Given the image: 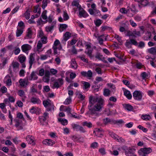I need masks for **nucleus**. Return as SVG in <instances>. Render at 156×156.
Listing matches in <instances>:
<instances>
[{"label": "nucleus", "instance_id": "nucleus-1", "mask_svg": "<svg viewBox=\"0 0 156 156\" xmlns=\"http://www.w3.org/2000/svg\"><path fill=\"white\" fill-rule=\"evenodd\" d=\"M90 105L88 106L89 111L87 114L92 115L98 116L99 111L103 106L104 100L101 97L90 96L89 98Z\"/></svg>", "mask_w": 156, "mask_h": 156}, {"label": "nucleus", "instance_id": "nucleus-2", "mask_svg": "<svg viewBox=\"0 0 156 156\" xmlns=\"http://www.w3.org/2000/svg\"><path fill=\"white\" fill-rule=\"evenodd\" d=\"M152 151L151 148L145 147L141 148L138 152L140 156H146V154H149Z\"/></svg>", "mask_w": 156, "mask_h": 156}, {"label": "nucleus", "instance_id": "nucleus-3", "mask_svg": "<svg viewBox=\"0 0 156 156\" xmlns=\"http://www.w3.org/2000/svg\"><path fill=\"white\" fill-rule=\"evenodd\" d=\"M51 101H49L47 100H45L43 101V104L44 106L47 108V111H51L52 109L54 110V105L51 103Z\"/></svg>", "mask_w": 156, "mask_h": 156}, {"label": "nucleus", "instance_id": "nucleus-4", "mask_svg": "<svg viewBox=\"0 0 156 156\" xmlns=\"http://www.w3.org/2000/svg\"><path fill=\"white\" fill-rule=\"evenodd\" d=\"M133 97L134 99L140 101L142 98L141 93L140 91L136 90L133 93Z\"/></svg>", "mask_w": 156, "mask_h": 156}, {"label": "nucleus", "instance_id": "nucleus-5", "mask_svg": "<svg viewBox=\"0 0 156 156\" xmlns=\"http://www.w3.org/2000/svg\"><path fill=\"white\" fill-rule=\"evenodd\" d=\"M72 126L74 129H76L77 131H80V132L83 133H84L86 132L85 129L83 127L78 125L73 124H72Z\"/></svg>", "mask_w": 156, "mask_h": 156}, {"label": "nucleus", "instance_id": "nucleus-6", "mask_svg": "<svg viewBox=\"0 0 156 156\" xmlns=\"http://www.w3.org/2000/svg\"><path fill=\"white\" fill-rule=\"evenodd\" d=\"M79 14L80 17H86L88 16V14L85 10L81 7L80 5L79 6Z\"/></svg>", "mask_w": 156, "mask_h": 156}, {"label": "nucleus", "instance_id": "nucleus-7", "mask_svg": "<svg viewBox=\"0 0 156 156\" xmlns=\"http://www.w3.org/2000/svg\"><path fill=\"white\" fill-rule=\"evenodd\" d=\"M34 56V53H31L30 56L29 60V63L30 65L29 69H30L32 68V65L35 62Z\"/></svg>", "mask_w": 156, "mask_h": 156}, {"label": "nucleus", "instance_id": "nucleus-8", "mask_svg": "<svg viewBox=\"0 0 156 156\" xmlns=\"http://www.w3.org/2000/svg\"><path fill=\"white\" fill-rule=\"evenodd\" d=\"M63 84V80L62 78H58L57 80L56 81L54 82V85L55 87L58 88Z\"/></svg>", "mask_w": 156, "mask_h": 156}, {"label": "nucleus", "instance_id": "nucleus-9", "mask_svg": "<svg viewBox=\"0 0 156 156\" xmlns=\"http://www.w3.org/2000/svg\"><path fill=\"white\" fill-rule=\"evenodd\" d=\"M22 51L25 52L26 51L29 50L31 48V47L28 44H24L21 46Z\"/></svg>", "mask_w": 156, "mask_h": 156}, {"label": "nucleus", "instance_id": "nucleus-10", "mask_svg": "<svg viewBox=\"0 0 156 156\" xmlns=\"http://www.w3.org/2000/svg\"><path fill=\"white\" fill-rule=\"evenodd\" d=\"M26 139L28 143L30 144H32L34 145V137L31 135H27L26 137Z\"/></svg>", "mask_w": 156, "mask_h": 156}, {"label": "nucleus", "instance_id": "nucleus-11", "mask_svg": "<svg viewBox=\"0 0 156 156\" xmlns=\"http://www.w3.org/2000/svg\"><path fill=\"white\" fill-rule=\"evenodd\" d=\"M40 111V109L38 108H35L34 107H32L30 110V112L32 114L39 113Z\"/></svg>", "mask_w": 156, "mask_h": 156}, {"label": "nucleus", "instance_id": "nucleus-12", "mask_svg": "<svg viewBox=\"0 0 156 156\" xmlns=\"http://www.w3.org/2000/svg\"><path fill=\"white\" fill-rule=\"evenodd\" d=\"M4 80H6V83L7 85L10 86L12 85V81L10 76L8 75L5 76Z\"/></svg>", "mask_w": 156, "mask_h": 156}, {"label": "nucleus", "instance_id": "nucleus-13", "mask_svg": "<svg viewBox=\"0 0 156 156\" xmlns=\"http://www.w3.org/2000/svg\"><path fill=\"white\" fill-rule=\"evenodd\" d=\"M30 101L34 104H39L41 102L39 98L34 97L31 98Z\"/></svg>", "mask_w": 156, "mask_h": 156}, {"label": "nucleus", "instance_id": "nucleus-14", "mask_svg": "<svg viewBox=\"0 0 156 156\" xmlns=\"http://www.w3.org/2000/svg\"><path fill=\"white\" fill-rule=\"evenodd\" d=\"M19 82L20 83V85L22 87H24L28 85L27 83L28 82L27 80L25 79H20L19 80Z\"/></svg>", "mask_w": 156, "mask_h": 156}, {"label": "nucleus", "instance_id": "nucleus-15", "mask_svg": "<svg viewBox=\"0 0 156 156\" xmlns=\"http://www.w3.org/2000/svg\"><path fill=\"white\" fill-rule=\"evenodd\" d=\"M37 78L38 77L36 75L35 73L33 71L30 74V77L29 78V80H37Z\"/></svg>", "mask_w": 156, "mask_h": 156}, {"label": "nucleus", "instance_id": "nucleus-16", "mask_svg": "<svg viewBox=\"0 0 156 156\" xmlns=\"http://www.w3.org/2000/svg\"><path fill=\"white\" fill-rule=\"evenodd\" d=\"M31 11V9H27L25 12L24 13V15L26 19L28 20L30 18V12Z\"/></svg>", "mask_w": 156, "mask_h": 156}, {"label": "nucleus", "instance_id": "nucleus-17", "mask_svg": "<svg viewBox=\"0 0 156 156\" xmlns=\"http://www.w3.org/2000/svg\"><path fill=\"white\" fill-rule=\"evenodd\" d=\"M23 28L20 29L18 27H17V29L16 32V35L17 37H19L20 36L23 34Z\"/></svg>", "mask_w": 156, "mask_h": 156}, {"label": "nucleus", "instance_id": "nucleus-18", "mask_svg": "<svg viewBox=\"0 0 156 156\" xmlns=\"http://www.w3.org/2000/svg\"><path fill=\"white\" fill-rule=\"evenodd\" d=\"M148 50L149 53L155 55L156 54V47L151 48L148 49Z\"/></svg>", "mask_w": 156, "mask_h": 156}, {"label": "nucleus", "instance_id": "nucleus-19", "mask_svg": "<svg viewBox=\"0 0 156 156\" xmlns=\"http://www.w3.org/2000/svg\"><path fill=\"white\" fill-rule=\"evenodd\" d=\"M124 95L129 99H131L132 96L130 92L128 90H126L124 92Z\"/></svg>", "mask_w": 156, "mask_h": 156}, {"label": "nucleus", "instance_id": "nucleus-20", "mask_svg": "<svg viewBox=\"0 0 156 156\" xmlns=\"http://www.w3.org/2000/svg\"><path fill=\"white\" fill-rule=\"evenodd\" d=\"M58 121L61 122V123L63 125H67L68 122L67 120L65 119L61 118L58 119Z\"/></svg>", "mask_w": 156, "mask_h": 156}, {"label": "nucleus", "instance_id": "nucleus-21", "mask_svg": "<svg viewBox=\"0 0 156 156\" xmlns=\"http://www.w3.org/2000/svg\"><path fill=\"white\" fill-rule=\"evenodd\" d=\"M110 135L112 138H114L115 140H117V141H119V136L116 134H115L114 133H110Z\"/></svg>", "mask_w": 156, "mask_h": 156}, {"label": "nucleus", "instance_id": "nucleus-22", "mask_svg": "<svg viewBox=\"0 0 156 156\" xmlns=\"http://www.w3.org/2000/svg\"><path fill=\"white\" fill-rule=\"evenodd\" d=\"M47 11L46 10H44V11L41 14V17L42 18L43 20H46L48 19V17L46 15L47 13Z\"/></svg>", "mask_w": 156, "mask_h": 156}, {"label": "nucleus", "instance_id": "nucleus-23", "mask_svg": "<svg viewBox=\"0 0 156 156\" xmlns=\"http://www.w3.org/2000/svg\"><path fill=\"white\" fill-rule=\"evenodd\" d=\"M64 36V40L66 41L71 37V34L69 32H67L65 34Z\"/></svg>", "mask_w": 156, "mask_h": 156}, {"label": "nucleus", "instance_id": "nucleus-24", "mask_svg": "<svg viewBox=\"0 0 156 156\" xmlns=\"http://www.w3.org/2000/svg\"><path fill=\"white\" fill-rule=\"evenodd\" d=\"M12 65L13 70L15 71L16 69L19 67V63L18 62H15L12 63Z\"/></svg>", "mask_w": 156, "mask_h": 156}, {"label": "nucleus", "instance_id": "nucleus-25", "mask_svg": "<svg viewBox=\"0 0 156 156\" xmlns=\"http://www.w3.org/2000/svg\"><path fill=\"white\" fill-rule=\"evenodd\" d=\"M32 35V31L30 28H29L27 30V33L26 36L29 38H31Z\"/></svg>", "mask_w": 156, "mask_h": 156}, {"label": "nucleus", "instance_id": "nucleus-26", "mask_svg": "<svg viewBox=\"0 0 156 156\" xmlns=\"http://www.w3.org/2000/svg\"><path fill=\"white\" fill-rule=\"evenodd\" d=\"M140 75L142 79L145 80H146V79H147L148 77V74L145 72L142 73Z\"/></svg>", "mask_w": 156, "mask_h": 156}, {"label": "nucleus", "instance_id": "nucleus-27", "mask_svg": "<svg viewBox=\"0 0 156 156\" xmlns=\"http://www.w3.org/2000/svg\"><path fill=\"white\" fill-rule=\"evenodd\" d=\"M18 27H20L19 29H22L23 28V30H24L25 27V25L24 23L22 21H20L18 23Z\"/></svg>", "mask_w": 156, "mask_h": 156}, {"label": "nucleus", "instance_id": "nucleus-28", "mask_svg": "<svg viewBox=\"0 0 156 156\" xmlns=\"http://www.w3.org/2000/svg\"><path fill=\"white\" fill-rule=\"evenodd\" d=\"M125 108L128 111H131L133 109V108L132 105L127 104H125Z\"/></svg>", "mask_w": 156, "mask_h": 156}, {"label": "nucleus", "instance_id": "nucleus-29", "mask_svg": "<svg viewBox=\"0 0 156 156\" xmlns=\"http://www.w3.org/2000/svg\"><path fill=\"white\" fill-rule=\"evenodd\" d=\"M67 27V25L66 24H61L60 26L59 30L62 31L66 29Z\"/></svg>", "mask_w": 156, "mask_h": 156}, {"label": "nucleus", "instance_id": "nucleus-30", "mask_svg": "<svg viewBox=\"0 0 156 156\" xmlns=\"http://www.w3.org/2000/svg\"><path fill=\"white\" fill-rule=\"evenodd\" d=\"M110 91L108 89H105L104 90L103 94L104 96H107L110 94Z\"/></svg>", "mask_w": 156, "mask_h": 156}, {"label": "nucleus", "instance_id": "nucleus-31", "mask_svg": "<svg viewBox=\"0 0 156 156\" xmlns=\"http://www.w3.org/2000/svg\"><path fill=\"white\" fill-rule=\"evenodd\" d=\"M83 126H86L89 128H91L92 127V124L90 122H88L86 121L83 122Z\"/></svg>", "mask_w": 156, "mask_h": 156}, {"label": "nucleus", "instance_id": "nucleus-32", "mask_svg": "<svg viewBox=\"0 0 156 156\" xmlns=\"http://www.w3.org/2000/svg\"><path fill=\"white\" fill-rule=\"evenodd\" d=\"M53 16L52 15H50L48 19L44 21V23H46L48 22L49 23H51L53 20Z\"/></svg>", "mask_w": 156, "mask_h": 156}, {"label": "nucleus", "instance_id": "nucleus-33", "mask_svg": "<svg viewBox=\"0 0 156 156\" xmlns=\"http://www.w3.org/2000/svg\"><path fill=\"white\" fill-rule=\"evenodd\" d=\"M71 5L73 6H76L77 8H78L79 9V6L80 5L79 2L76 0L73 1L71 3Z\"/></svg>", "mask_w": 156, "mask_h": 156}, {"label": "nucleus", "instance_id": "nucleus-34", "mask_svg": "<svg viewBox=\"0 0 156 156\" xmlns=\"http://www.w3.org/2000/svg\"><path fill=\"white\" fill-rule=\"evenodd\" d=\"M15 121L16 122L15 126H16L17 127L20 125L22 121L20 119H16L15 120Z\"/></svg>", "mask_w": 156, "mask_h": 156}, {"label": "nucleus", "instance_id": "nucleus-35", "mask_svg": "<svg viewBox=\"0 0 156 156\" xmlns=\"http://www.w3.org/2000/svg\"><path fill=\"white\" fill-rule=\"evenodd\" d=\"M120 12L122 13L126 14L129 12V9H126L125 8H122L120 9Z\"/></svg>", "mask_w": 156, "mask_h": 156}, {"label": "nucleus", "instance_id": "nucleus-36", "mask_svg": "<svg viewBox=\"0 0 156 156\" xmlns=\"http://www.w3.org/2000/svg\"><path fill=\"white\" fill-rule=\"evenodd\" d=\"M131 150H129L125 151L126 155V156H133V154L131 152Z\"/></svg>", "mask_w": 156, "mask_h": 156}, {"label": "nucleus", "instance_id": "nucleus-37", "mask_svg": "<svg viewBox=\"0 0 156 156\" xmlns=\"http://www.w3.org/2000/svg\"><path fill=\"white\" fill-rule=\"evenodd\" d=\"M71 67L74 68H76L77 65L76 62L74 60H72L71 61Z\"/></svg>", "mask_w": 156, "mask_h": 156}, {"label": "nucleus", "instance_id": "nucleus-38", "mask_svg": "<svg viewBox=\"0 0 156 156\" xmlns=\"http://www.w3.org/2000/svg\"><path fill=\"white\" fill-rule=\"evenodd\" d=\"M141 118L144 120H148L151 119V117L149 115H143L141 116Z\"/></svg>", "mask_w": 156, "mask_h": 156}, {"label": "nucleus", "instance_id": "nucleus-39", "mask_svg": "<svg viewBox=\"0 0 156 156\" xmlns=\"http://www.w3.org/2000/svg\"><path fill=\"white\" fill-rule=\"evenodd\" d=\"M54 26L52 25L51 26H47L46 27V31L47 32H51L53 29Z\"/></svg>", "mask_w": 156, "mask_h": 156}, {"label": "nucleus", "instance_id": "nucleus-40", "mask_svg": "<svg viewBox=\"0 0 156 156\" xmlns=\"http://www.w3.org/2000/svg\"><path fill=\"white\" fill-rule=\"evenodd\" d=\"M19 61L21 63L24 62L26 60V57L25 56H22L19 57Z\"/></svg>", "mask_w": 156, "mask_h": 156}, {"label": "nucleus", "instance_id": "nucleus-41", "mask_svg": "<svg viewBox=\"0 0 156 156\" xmlns=\"http://www.w3.org/2000/svg\"><path fill=\"white\" fill-rule=\"evenodd\" d=\"M70 137L72 138V140L74 142H76L80 139V137H78L77 136L75 135L71 136Z\"/></svg>", "mask_w": 156, "mask_h": 156}, {"label": "nucleus", "instance_id": "nucleus-42", "mask_svg": "<svg viewBox=\"0 0 156 156\" xmlns=\"http://www.w3.org/2000/svg\"><path fill=\"white\" fill-rule=\"evenodd\" d=\"M83 84L84 86V89H86L90 87V85L88 82H84Z\"/></svg>", "mask_w": 156, "mask_h": 156}, {"label": "nucleus", "instance_id": "nucleus-43", "mask_svg": "<svg viewBox=\"0 0 156 156\" xmlns=\"http://www.w3.org/2000/svg\"><path fill=\"white\" fill-rule=\"evenodd\" d=\"M71 97H69L66 100L64 103L65 104L67 105L69 104L71 102Z\"/></svg>", "mask_w": 156, "mask_h": 156}, {"label": "nucleus", "instance_id": "nucleus-44", "mask_svg": "<svg viewBox=\"0 0 156 156\" xmlns=\"http://www.w3.org/2000/svg\"><path fill=\"white\" fill-rule=\"evenodd\" d=\"M104 124L107 125L108 123L111 122V120L108 118H106L103 119Z\"/></svg>", "mask_w": 156, "mask_h": 156}, {"label": "nucleus", "instance_id": "nucleus-45", "mask_svg": "<svg viewBox=\"0 0 156 156\" xmlns=\"http://www.w3.org/2000/svg\"><path fill=\"white\" fill-rule=\"evenodd\" d=\"M133 37H136V35L138 36H140V32L139 31H136V30H134L133 31Z\"/></svg>", "mask_w": 156, "mask_h": 156}, {"label": "nucleus", "instance_id": "nucleus-46", "mask_svg": "<svg viewBox=\"0 0 156 156\" xmlns=\"http://www.w3.org/2000/svg\"><path fill=\"white\" fill-rule=\"evenodd\" d=\"M42 3V8L44 9L47 5V0H43Z\"/></svg>", "mask_w": 156, "mask_h": 156}, {"label": "nucleus", "instance_id": "nucleus-47", "mask_svg": "<svg viewBox=\"0 0 156 156\" xmlns=\"http://www.w3.org/2000/svg\"><path fill=\"white\" fill-rule=\"evenodd\" d=\"M130 41L131 44L135 45L137 46L138 45V43L135 40L132 39H130Z\"/></svg>", "mask_w": 156, "mask_h": 156}, {"label": "nucleus", "instance_id": "nucleus-48", "mask_svg": "<svg viewBox=\"0 0 156 156\" xmlns=\"http://www.w3.org/2000/svg\"><path fill=\"white\" fill-rule=\"evenodd\" d=\"M0 91H1L2 93H5L7 91V89L5 87L3 86L1 87Z\"/></svg>", "mask_w": 156, "mask_h": 156}, {"label": "nucleus", "instance_id": "nucleus-49", "mask_svg": "<svg viewBox=\"0 0 156 156\" xmlns=\"http://www.w3.org/2000/svg\"><path fill=\"white\" fill-rule=\"evenodd\" d=\"M37 22V25L38 26L40 25L41 24H43L45 23H44V21H42L41 17L38 19Z\"/></svg>", "mask_w": 156, "mask_h": 156}, {"label": "nucleus", "instance_id": "nucleus-50", "mask_svg": "<svg viewBox=\"0 0 156 156\" xmlns=\"http://www.w3.org/2000/svg\"><path fill=\"white\" fill-rule=\"evenodd\" d=\"M47 37H46L44 36L41 37V40L42 43L46 44L47 42Z\"/></svg>", "mask_w": 156, "mask_h": 156}, {"label": "nucleus", "instance_id": "nucleus-51", "mask_svg": "<svg viewBox=\"0 0 156 156\" xmlns=\"http://www.w3.org/2000/svg\"><path fill=\"white\" fill-rule=\"evenodd\" d=\"M42 80L44 82L48 83L49 81L50 77L44 76L43 77Z\"/></svg>", "mask_w": 156, "mask_h": 156}, {"label": "nucleus", "instance_id": "nucleus-52", "mask_svg": "<svg viewBox=\"0 0 156 156\" xmlns=\"http://www.w3.org/2000/svg\"><path fill=\"white\" fill-rule=\"evenodd\" d=\"M14 51L15 55H17L20 53V50L19 48H15Z\"/></svg>", "mask_w": 156, "mask_h": 156}, {"label": "nucleus", "instance_id": "nucleus-53", "mask_svg": "<svg viewBox=\"0 0 156 156\" xmlns=\"http://www.w3.org/2000/svg\"><path fill=\"white\" fill-rule=\"evenodd\" d=\"M140 3L141 4L144 6H146L148 4L147 0H143Z\"/></svg>", "mask_w": 156, "mask_h": 156}, {"label": "nucleus", "instance_id": "nucleus-54", "mask_svg": "<svg viewBox=\"0 0 156 156\" xmlns=\"http://www.w3.org/2000/svg\"><path fill=\"white\" fill-rule=\"evenodd\" d=\"M102 57V55H101L99 53H97L95 56V58L98 59L99 60H101Z\"/></svg>", "mask_w": 156, "mask_h": 156}, {"label": "nucleus", "instance_id": "nucleus-55", "mask_svg": "<svg viewBox=\"0 0 156 156\" xmlns=\"http://www.w3.org/2000/svg\"><path fill=\"white\" fill-rule=\"evenodd\" d=\"M145 46L144 43L142 41H141L139 42V45L138 46L139 48H142L144 47Z\"/></svg>", "mask_w": 156, "mask_h": 156}, {"label": "nucleus", "instance_id": "nucleus-56", "mask_svg": "<svg viewBox=\"0 0 156 156\" xmlns=\"http://www.w3.org/2000/svg\"><path fill=\"white\" fill-rule=\"evenodd\" d=\"M60 44L59 41L58 40H56L54 42L53 47L57 48V46L59 44Z\"/></svg>", "mask_w": 156, "mask_h": 156}, {"label": "nucleus", "instance_id": "nucleus-57", "mask_svg": "<svg viewBox=\"0 0 156 156\" xmlns=\"http://www.w3.org/2000/svg\"><path fill=\"white\" fill-rule=\"evenodd\" d=\"M48 145L52 146L55 143V141L50 139H48Z\"/></svg>", "mask_w": 156, "mask_h": 156}, {"label": "nucleus", "instance_id": "nucleus-58", "mask_svg": "<svg viewBox=\"0 0 156 156\" xmlns=\"http://www.w3.org/2000/svg\"><path fill=\"white\" fill-rule=\"evenodd\" d=\"M63 18L64 20H67L69 19V16L67 13L65 12H64Z\"/></svg>", "mask_w": 156, "mask_h": 156}, {"label": "nucleus", "instance_id": "nucleus-59", "mask_svg": "<svg viewBox=\"0 0 156 156\" xmlns=\"http://www.w3.org/2000/svg\"><path fill=\"white\" fill-rule=\"evenodd\" d=\"M138 128H139L140 129H141L142 131L144 132H146L147 131V129L145 128H144L143 126L141 125H139L138 126Z\"/></svg>", "mask_w": 156, "mask_h": 156}, {"label": "nucleus", "instance_id": "nucleus-60", "mask_svg": "<svg viewBox=\"0 0 156 156\" xmlns=\"http://www.w3.org/2000/svg\"><path fill=\"white\" fill-rule=\"evenodd\" d=\"M44 91L48 92L50 90V88L49 86H45L44 87Z\"/></svg>", "mask_w": 156, "mask_h": 156}, {"label": "nucleus", "instance_id": "nucleus-61", "mask_svg": "<svg viewBox=\"0 0 156 156\" xmlns=\"http://www.w3.org/2000/svg\"><path fill=\"white\" fill-rule=\"evenodd\" d=\"M101 23V20L99 19L97 20L95 23L96 25L98 27L100 26Z\"/></svg>", "mask_w": 156, "mask_h": 156}, {"label": "nucleus", "instance_id": "nucleus-62", "mask_svg": "<svg viewBox=\"0 0 156 156\" xmlns=\"http://www.w3.org/2000/svg\"><path fill=\"white\" fill-rule=\"evenodd\" d=\"M44 71L43 69H41L39 71V75L41 76H43L44 74Z\"/></svg>", "mask_w": 156, "mask_h": 156}, {"label": "nucleus", "instance_id": "nucleus-63", "mask_svg": "<svg viewBox=\"0 0 156 156\" xmlns=\"http://www.w3.org/2000/svg\"><path fill=\"white\" fill-rule=\"evenodd\" d=\"M98 144L96 142H94L91 145V147L92 148H94L98 147Z\"/></svg>", "mask_w": 156, "mask_h": 156}, {"label": "nucleus", "instance_id": "nucleus-64", "mask_svg": "<svg viewBox=\"0 0 156 156\" xmlns=\"http://www.w3.org/2000/svg\"><path fill=\"white\" fill-rule=\"evenodd\" d=\"M18 95L21 96H23L25 94V93L23 90H20L18 91Z\"/></svg>", "mask_w": 156, "mask_h": 156}]
</instances>
